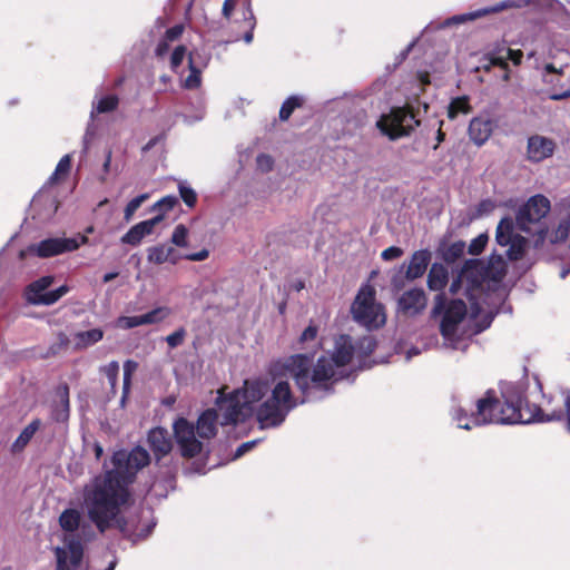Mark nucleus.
<instances>
[{
  "instance_id": "nucleus-21",
  "label": "nucleus",
  "mask_w": 570,
  "mask_h": 570,
  "mask_svg": "<svg viewBox=\"0 0 570 570\" xmlns=\"http://www.w3.org/2000/svg\"><path fill=\"white\" fill-rule=\"evenodd\" d=\"M147 441L157 460L167 455L173 449L170 434L163 428L151 429L148 433Z\"/></svg>"
},
{
  "instance_id": "nucleus-38",
  "label": "nucleus",
  "mask_w": 570,
  "mask_h": 570,
  "mask_svg": "<svg viewBox=\"0 0 570 570\" xmlns=\"http://www.w3.org/2000/svg\"><path fill=\"white\" fill-rule=\"evenodd\" d=\"M149 198L148 194H141L132 198L125 207L124 218L129 222L141 204Z\"/></svg>"
},
{
  "instance_id": "nucleus-37",
  "label": "nucleus",
  "mask_w": 570,
  "mask_h": 570,
  "mask_svg": "<svg viewBox=\"0 0 570 570\" xmlns=\"http://www.w3.org/2000/svg\"><path fill=\"white\" fill-rule=\"evenodd\" d=\"M465 250V243L462 240H458L452 243L445 250H444V258L448 262H454L455 259L460 258Z\"/></svg>"
},
{
  "instance_id": "nucleus-58",
  "label": "nucleus",
  "mask_w": 570,
  "mask_h": 570,
  "mask_svg": "<svg viewBox=\"0 0 570 570\" xmlns=\"http://www.w3.org/2000/svg\"><path fill=\"white\" fill-rule=\"evenodd\" d=\"M161 136H156L154 138H151L144 147H142V151H148L150 150L156 144H158L160 140H161Z\"/></svg>"
},
{
  "instance_id": "nucleus-60",
  "label": "nucleus",
  "mask_w": 570,
  "mask_h": 570,
  "mask_svg": "<svg viewBox=\"0 0 570 570\" xmlns=\"http://www.w3.org/2000/svg\"><path fill=\"white\" fill-rule=\"evenodd\" d=\"M110 164H111V151L109 150V151L107 153V156H106L105 163H104V165H102V168H104V171H105V173H108V171H109Z\"/></svg>"
},
{
  "instance_id": "nucleus-42",
  "label": "nucleus",
  "mask_w": 570,
  "mask_h": 570,
  "mask_svg": "<svg viewBox=\"0 0 570 570\" xmlns=\"http://www.w3.org/2000/svg\"><path fill=\"white\" fill-rule=\"evenodd\" d=\"M187 332L184 327H179L171 334L167 335L165 341L170 348H176L184 343Z\"/></svg>"
},
{
  "instance_id": "nucleus-55",
  "label": "nucleus",
  "mask_w": 570,
  "mask_h": 570,
  "mask_svg": "<svg viewBox=\"0 0 570 570\" xmlns=\"http://www.w3.org/2000/svg\"><path fill=\"white\" fill-rule=\"evenodd\" d=\"M236 7V0H225L223 3L222 13L226 19H229L233 10Z\"/></svg>"
},
{
  "instance_id": "nucleus-12",
  "label": "nucleus",
  "mask_w": 570,
  "mask_h": 570,
  "mask_svg": "<svg viewBox=\"0 0 570 570\" xmlns=\"http://www.w3.org/2000/svg\"><path fill=\"white\" fill-rule=\"evenodd\" d=\"M513 227L514 223L512 218H502L497 227L495 239L499 245L509 247L507 249V255L510 261H519L525 252L528 239L514 234Z\"/></svg>"
},
{
  "instance_id": "nucleus-52",
  "label": "nucleus",
  "mask_w": 570,
  "mask_h": 570,
  "mask_svg": "<svg viewBox=\"0 0 570 570\" xmlns=\"http://www.w3.org/2000/svg\"><path fill=\"white\" fill-rule=\"evenodd\" d=\"M257 442H258L257 440H253V441H248V442H245L242 445H239L234 453V459H238L242 455H244L246 452L252 450L257 444Z\"/></svg>"
},
{
  "instance_id": "nucleus-2",
  "label": "nucleus",
  "mask_w": 570,
  "mask_h": 570,
  "mask_svg": "<svg viewBox=\"0 0 570 570\" xmlns=\"http://www.w3.org/2000/svg\"><path fill=\"white\" fill-rule=\"evenodd\" d=\"M272 380H246L242 389L226 397L217 400V409L203 412L196 424L197 435L202 440H209L217 433L220 424L229 425L245 421L255 413L262 429L281 425L287 414L298 405L292 393L289 382L276 376L269 368Z\"/></svg>"
},
{
  "instance_id": "nucleus-28",
  "label": "nucleus",
  "mask_w": 570,
  "mask_h": 570,
  "mask_svg": "<svg viewBox=\"0 0 570 570\" xmlns=\"http://www.w3.org/2000/svg\"><path fill=\"white\" fill-rule=\"evenodd\" d=\"M41 425L40 420L36 419L31 421L19 434V436L16 439V441L11 445V451L13 453L22 451L27 444L30 442V440L33 438L36 432L39 430Z\"/></svg>"
},
{
  "instance_id": "nucleus-43",
  "label": "nucleus",
  "mask_w": 570,
  "mask_h": 570,
  "mask_svg": "<svg viewBox=\"0 0 570 570\" xmlns=\"http://www.w3.org/2000/svg\"><path fill=\"white\" fill-rule=\"evenodd\" d=\"M178 189H179V195H180L181 199L184 200V203L188 207H193L197 200V195L194 191V189L190 188L189 186H187L186 184H179Z\"/></svg>"
},
{
  "instance_id": "nucleus-39",
  "label": "nucleus",
  "mask_w": 570,
  "mask_h": 570,
  "mask_svg": "<svg viewBox=\"0 0 570 570\" xmlns=\"http://www.w3.org/2000/svg\"><path fill=\"white\" fill-rule=\"evenodd\" d=\"M505 56L495 57L492 59L493 65L505 66V60L513 61L514 65H519L522 60L523 53L520 50L507 49Z\"/></svg>"
},
{
  "instance_id": "nucleus-62",
  "label": "nucleus",
  "mask_w": 570,
  "mask_h": 570,
  "mask_svg": "<svg viewBox=\"0 0 570 570\" xmlns=\"http://www.w3.org/2000/svg\"><path fill=\"white\" fill-rule=\"evenodd\" d=\"M117 276H118L117 272H110V273H107V274L104 275L102 281L105 283H108V282L115 279Z\"/></svg>"
},
{
  "instance_id": "nucleus-61",
  "label": "nucleus",
  "mask_w": 570,
  "mask_h": 570,
  "mask_svg": "<svg viewBox=\"0 0 570 570\" xmlns=\"http://www.w3.org/2000/svg\"><path fill=\"white\" fill-rule=\"evenodd\" d=\"M420 354V350L417 347H411L406 351V360H411L413 356H416Z\"/></svg>"
},
{
  "instance_id": "nucleus-13",
  "label": "nucleus",
  "mask_w": 570,
  "mask_h": 570,
  "mask_svg": "<svg viewBox=\"0 0 570 570\" xmlns=\"http://www.w3.org/2000/svg\"><path fill=\"white\" fill-rule=\"evenodd\" d=\"M550 200L543 195H534L517 213V225L523 232H530V225L539 223L550 212Z\"/></svg>"
},
{
  "instance_id": "nucleus-15",
  "label": "nucleus",
  "mask_w": 570,
  "mask_h": 570,
  "mask_svg": "<svg viewBox=\"0 0 570 570\" xmlns=\"http://www.w3.org/2000/svg\"><path fill=\"white\" fill-rule=\"evenodd\" d=\"M543 81L552 87L551 100L560 101L570 97V75L566 77L562 69H557L552 63L544 68Z\"/></svg>"
},
{
  "instance_id": "nucleus-23",
  "label": "nucleus",
  "mask_w": 570,
  "mask_h": 570,
  "mask_svg": "<svg viewBox=\"0 0 570 570\" xmlns=\"http://www.w3.org/2000/svg\"><path fill=\"white\" fill-rule=\"evenodd\" d=\"M431 258L432 254L429 249L414 252L406 266L405 277L413 281L423 276L428 269Z\"/></svg>"
},
{
  "instance_id": "nucleus-64",
  "label": "nucleus",
  "mask_w": 570,
  "mask_h": 570,
  "mask_svg": "<svg viewBox=\"0 0 570 570\" xmlns=\"http://www.w3.org/2000/svg\"><path fill=\"white\" fill-rule=\"evenodd\" d=\"M104 453V449L102 446L99 444V443H96L95 444V454H96V458L99 460L101 458Z\"/></svg>"
},
{
  "instance_id": "nucleus-44",
  "label": "nucleus",
  "mask_w": 570,
  "mask_h": 570,
  "mask_svg": "<svg viewBox=\"0 0 570 570\" xmlns=\"http://www.w3.org/2000/svg\"><path fill=\"white\" fill-rule=\"evenodd\" d=\"M117 325L124 330H130L142 325L141 315L135 316H120L117 320Z\"/></svg>"
},
{
  "instance_id": "nucleus-4",
  "label": "nucleus",
  "mask_w": 570,
  "mask_h": 570,
  "mask_svg": "<svg viewBox=\"0 0 570 570\" xmlns=\"http://www.w3.org/2000/svg\"><path fill=\"white\" fill-rule=\"evenodd\" d=\"M500 392L503 403L488 391L485 396L476 401V410L468 415L465 409L458 406L452 411V419L459 429L471 430L492 423L514 424L532 422L560 421L567 417L570 432V393L560 392L549 399V403H558L559 407L551 411L524 401V387L520 383L502 382Z\"/></svg>"
},
{
  "instance_id": "nucleus-31",
  "label": "nucleus",
  "mask_w": 570,
  "mask_h": 570,
  "mask_svg": "<svg viewBox=\"0 0 570 570\" xmlns=\"http://www.w3.org/2000/svg\"><path fill=\"white\" fill-rule=\"evenodd\" d=\"M170 314L168 307L160 306L141 315L142 325L157 324L167 318Z\"/></svg>"
},
{
  "instance_id": "nucleus-19",
  "label": "nucleus",
  "mask_w": 570,
  "mask_h": 570,
  "mask_svg": "<svg viewBox=\"0 0 570 570\" xmlns=\"http://www.w3.org/2000/svg\"><path fill=\"white\" fill-rule=\"evenodd\" d=\"M163 220V215L157 214L155 217L134 225L122 237L121 243L137 246L140 242L154 232L156 225Z\"/></svg>"
},
{
  "instance_id": "nucleus-3",
  "label": "nucleus",
  "mask_w": 570,
  "mask_h": 570,
  "mask_svg": "<svg viewBox=\"0 0 570 570\" xmlns=\"http://www.w3.org/2000/svg\"><path fill=\"white\" fill-rule=\"evenodd\" d=\"M375 347L372 336H363L354 343L351 336L340 335L333 350L320 356L314 365L311 356L295 354L274 362L272 372L283 380H294L303 395L298 404L317 401L333 393L334 383L350 376L355 357L368 356Z\"/></svg>"
},
{
  "instance_id": "nucleus-27",
  "label": "nucleus",
  "mask_w": 570,
  "mask_h": 570,
  "mask_svg": "<svg viewBox=\"0 0 570 570\" xmlns=\"http://www.w3.org/2000/svg\"><path fill=\"white\" fill-rule=\"evenodd\" d=\"M199 55L197 52H190L188 57L189 63V76L185 79V87L187 89H195L200 85V72L202 68L206 66L207 59L198 61Z\"/></svg>"
},
{
  "instance_id": "nucleus-29",
  "label": "nucleus",
  "mask_w": 570,
  "mask_h": 570,
  "mask_svg": "<svg viewBox=\"0 0 570 570\" xmlns=\"http://www.w3.org/2000/svg\"><path fill=\"white\" fill-rule=\"evenodd\" d=\"M42 205H48V209L45 214L38 213L39 216L41 217V219L51 218L58 209V203H57L56 198L46 193H40L33 197V199L31 202V209L33 212H37L38 207H40Z\"/></svg>"
},
{
  "instance_id": "nucleus-45",
  "label": "nucleus",
  "mask_w": 570,
  "mask_h": 570,
  "mask_svg": "<svg viewBox=\"0 0 570 570\" xmlns=\"http://www.w3.org/2000/svg\"><path fill=\"white\" fill-rule=\"evenodd\" d=\"M488 243V235L480 234L478 237L472 239V242L469 245V253L471 255H479Z\"/></svg>"
},
{
  "instance_id": "nucleus-40",
  "label": "nucleus",
  "mask_w": 570,
  "mask_h": 570,
  "mask_svg": "<svg viewBox=\"0 0 570 570\" xmlns=\"http://www.w3.org/2000/svg\"><path fill=\"white\" fill-rule=\"evenodd\" d=\"M187 235L188 229L185 225L179 224L175 227L173 235H171V243L178 247H186L187 246Z\"/></svg>"
},
{
  "instance_id": "nucleus-57",
  "label": "nucleus",
  "mask_w": 570,
  "mask_h": 570,
  "mask_svg": "<svg viewBox=\"0 0 570 570\" xmlns=\"http://www.w3.org/2000/svg\"><path fill=\"white\" fill-rule=\"evenodd\" d=\"M462 284H463V278H462V275H458L456 277H454L451 282V285H450V292L452 294H456L459 293V291L461 289L462 287Z\"/></svg>"
},
{
  "instance_id": "nucleus-51",
  "label": "nucleus",
  "mask_w": 570,
  "mask_h": 570,
  "mask_svg": "<svg viewBox=\"0 0 570 570\" xmlns=\"http://www.w3.org/2000/svg\"><path fill=\"white\" fill-rule=\"evenodd\" d=\"M183 31H184V26L176 24V26L169 28L166 31L164 37L173 42V41L177 40L183 35Z\"/></svg>"
},
{
  "instance_id": "nucleus-32",
  "label": "nucleus",
  "mask_w": 570,
  "mask_h": 570,
  "mask_svg": "<svg viewBox=\"0 0 570 570\" xmlns=\"http://www.w3.org/2000/svg\"><path fill=\"white\" fill-rule=\"evenodd\" d=\"M304 99L301 96H291L288 97L279 109V119L285 121L287 120L293 111L301 107Z\"/></svg>"
},
{
  "instance_id": "nucleus-47",
  "label": "nucleus",
  "mask_w": 570,
  "mask_h": 570,
  "mask_svg": "<svg viewBox=\"0 0 570 570\" xmlns=\"http://www.w3.org/2000/svg\"><path fill=\"white\" fill-rule=\"evenodd\" d=\"M118 373H119V364L116 361L110 362L105 367V374H106L111 387H115L117 384Z\"/></svg>"
},
{
  "instance_id": "nucleus-10",
  "label": "nucleus",
  "mask_w": 570,
  "mask_h": 570,
  "mask_svg": "<svg viewBox=\"0 0 570 570\" xmlns=\"http://www.w3.org/2000/svg\"><path fill=\"white\" fill-rule=\"evenodd\" d=\"M53 281V276L46 275L31 282L24 291L26 301L32 305L42 306H50L57 303L70 288L67 285H61L53 291H48Z\"/></svg>"
},
{
  "instance_id": "nucleus-63",
  "label": "nucleus",
  "mask_w": 570,
  "mask_h": 570,
  "mask_svg": "<svg viewBox=\"0 0 570 570\" xmlns=\"http://www.w3.org/2000/svg\"><path fill=\"white\" fill-rule=\"evenodd\" d=\"M417 39H414L407 47L406 49L401 53L402 56V59H405L406 56L409 55V52L412 50V48L415 46Z\"/></svg>"
},
{
  "instance_id": "nucleus-17",
  "label": "nucleus",
  "mask_w": 570,
  "mask_h": 570,
  "mask_svg": "<svg viewBox=\"0 0 570 570\" xmlns=\"http://www.w3.org/2000/svg\"><path fill=\"white\" fill-rule=\"evenodd\" d=\"M119 99L116 95H108L95 99L92 101V109L90 112V122L87 126L85 136H83V145L85 149H88L89 142L96 135V126L94 124V118L96 114H105L115 110L118 106Z\"/></svg>"
},
{
  "instance_id": "nucleus-16",
  "label": "nucleus",
  "mask_w": 570,
  "mask_h": 570,
  "mask_svg": "<svg viewBox=\"0 0 570 570\" xmlns=\"http://www.w3.org/2000/svg\"><path fill=\"white\" fill-rule=\"evenodd\" d=\"M556 146V141L549 137L532 135L527 142V159L531 163H541L553 155Z\"/></svg>"
},
{
  "instance_id": "nucleus-41",
  "label": "nucleus",
  "mask_w": 570,
  "mask_h": 570,
  "mask_svg": "<svg viewBox=\"0 0 570 570\" xmlns=\"http://www.w3.org/2000/svg\"><path fill=\"white\" fill-rule=\"evenodd\" d=\"M177 204V198L175 196H166L155 203L151 207L153 212H158L164 216V212L173 209V207Z\"/></svg>"
},
{
  "instance_id": "nucleus-30",
  "label": "nucleus",
  "mask_w": 570,
  "mask_h": 570,
  "mask_svg": "<svg viewBox=\"0 0 570 570\" xmlns=\"http://www.w3.org/2000/svg\"><path fill=\"white\" fill-rule=\"evenodd\" d=\"M104 337V332L100 328H92L89 331L78 332L75 334V347L77 350H83L87 348L99 341H101Z\"/></svg>"
},
{
  "instance_id": "nucleus-14",
  "label": "nucleus",
  "mask_w": 570,
  "mask_h": 570,
  "mask_svg": "<svg viewBox=\"0 0 570 570\" xmlns=\"http://www.w3.org/2000/svg\"><path fill=\"white\" fill-rule=\"evenodd\" d=\"M174 433L183 456L194 458L202 453V439L198 438L195 425L188 420L184 417L176 420L174 423Z\"/></svg>"
},
{
  "instance_id": "nucleus-56",
  "label": "nucleus",
  "mask_w": 570,
  "mask_h": 570,
  "mask_svg": "<svg viewBox=\"0 0 570 570\" xmlns=\"http://www.w3.org/2000/svg\"><path fill=\"white\" fill-rule=\"evenodd\" d=\"M68 337L65 334L59 335V343L57 345H52L49 348L50 354H56L61 347L67 346Z\"/></svg>"
},
{
  "instance_id": "nucleus-1",
  "label": "nucleus",
  "mask_w": 570,
  "mask_h": 570,
  "mask_svg": "<svg viewBox=\"0 0 570 570\" xmlns=\"http://www.w3.org/2000/svg\"><path fill=\"white\" fill-rule=\"evenodd\" d=\"M149 461L148 451L141 446H136L131 451L119 450L112 455L114 469L96 475L85 484L81 495L82 510L101 533L115 525L134 543L151 533L155 523L139 528L135 520L127 521L119 517L131 500L128 484Z\"/></svg>"
},
{
  "instance_id": "nucleus-36",
  "label": "nucleus",
  "mask_w": 570,
  "mask_h": 570,
  "mask_svg": "<svg viewBox=\"0 0 570 570\" xmlns=\"http://www.w3.org/2000/svg\"><path fill=\"white\" fill-rule=\"evenodd\" d=\"M244 20H245V23H246L248 30L245 32L243 39H244V41L246 43H250L253 41V38H254L253 31H254L255 26H256V20H255V17H254V13H253V10H252L249 3H247L246 7H245Z\"/></svg>"
},
{
  "instance_id": "nucleus-48",
  "label": "nucleus",
  "mask_w": 570,
  "mask_h": 570,
  "mask_svg": "<svg viewBox=\"0 0 570 570\" xmlns=\"http://www.w3.org/2000/svg\"><path fill=\"white\" fill-rule=\"evenodd\" d=\"M256 164L259 170L267 173L272 170L274 160L269 155L261 154L256 158Z\"/></svg>"
},
{
  "instance_id": "nucleus-11",
  "label": "nucleus",
  "mask_w": 570,
  "mask_h": 570,
  "mask_svg": "<svg viewBox=\"0 0 570 570\" xmlns=\"http://www.w3.org/2000/svg\"><path fill=\"white\" fill-rule=\"evenodd\" d=\"M66 547H57L55 554L57 559L56 570H94L83 563V546L80 540L66 538ZM116 561H111L105 570H115Z\"/></svg>"
},
{
  "instance_id": "nucleus-35",
  "label": "nucleus",
  "mask_w": 570,
  "mask_h": 570,
  "mask_svg": "<svg viewBox=\"0 0 570 570\" xmlns=\"http://www.w3.org/2000/svg\"><path fill=\"white\" fill-rule=\"evenodd\" d=\"M137 363L134 361H126L124 364V383H122V396H121V404L125 403V400L129 393L130 389V382H131V374L136 370Z\"/></svg>"
},
{
  "instance_id": "nucleus-20",
  "label": "nucleus",
  "mask_w": 570,
  "mask_h": 570,
  "mask_svg": "<svg viewBox=\"0 0 570 570\" xmlns=\"http://www.w3.org/2000/svg\"><path fill=\"white\" fill-rule=\"evenodd\" d=\"M494 124L489 117H474L469 125L468 132L470 139L478 147L483 146L493 132Z\"/></svg>"
},
{
  "instance_id": "nucleus-22",
  "label": "nucleus",
  "mask_w": 570,
  "mask_h": 570,
  "mask_svg": "<svg viewBox=\"0 0 570 570\" xmlns=\"http://www.w3.org/2000/svg\"><path fill=\"white\" fill-rule=\"evenodd\" d=\"M70 413L69 387L61 384L56 389V400L51 404V417L56 422L68 421Z\"/></svg>"
},
{
  "instance_id": "nucleus-59",
  "label": "nucleus",
  "mask_w": 570,
  "mask_h": 570,
  "mask_svg": "<svg viewBox=\"0 0 570 570\" xmlns=\"http://www.w3.org/2000/svg\"><path fill=\"white\" fill-rule=\"evenodd\" d=\"M442 124H443V121H440V128H439V130L436 132V141H438V144L433 147L434 149H436L439 147V144H441L444 140V138H445L444 132L441 130Z\"/></svg>"
},
{
  "instance_id": "nucleus-8",
  "label": "nucleus",
  "mask_w": 570,
  "mask_h": 570,
  "mask_svg": "<svg viewBox=\"0 0 570 570\" xmlns=\"http://www.w3.org/2000/svg\"><path fill=\"white\" fill-rule=\"evenodd\" d=\"M88 242L87 236L78 237H53L43 239L37 244H31L27 248L19 252V258L24 259L27 256H37L40 258H48L63 253L73 252L80 245Z\"/></svg>"
},
{
  "instance_id": "nucleus-24",
  "label": "nucleus",
  "mask_w": 570,
  "mask_h": 570,
  "mask_svg": "<svg viewBox=\"0 0 570 570\" xmlns=\"http://www.w3.org/2000/svg\"><path fill=\"white\" fill-rule=\"evenodd\" d=\"M147 259L149 263L156 265H160L166 262L176 264L180 259V256L173 247L160 244L147 249Z\"/></svg>"
},
{
  "instance_id": "nucleus-26",
  "label": "nucleus",
  "mask_w": 570,
  "mask_h": 570,
  "mask_svg": "<svg viewBox=\"0 0 570 570\" xmlns=\"http://www.w3.org/2000/svg\"><path fill=\"white\" fill-rule=\"evenodd\" d=\"M448 281V268L441 263H433L428 275L429 288L431 291L441 292L446 286Z\"/></svg>"
},
{
  "instance_id": "nucleus-46",
  "label": "nucleus",
  "mask_w": 570,
  "mask_h": 570,
  "mask_svg": "<svg viewBox=\"0 0 570 570\" xmlns=\"http://www.w3.org/2000/svg\"><path fill=\"white\" fill-rule=\"evenodd\" d=\"M186 56V47L177 46L170 56V67L173 70H177Z\"/></svg>"
},
{
  "instance_id": "nucleus-34",
  "label": "nucleus",
  "mask_w": 570,
  "mask_h": 570,
  "mask_svg": "<svg viewBox=\"0 0 570 570\" xmlns=\"http://www.w3.org/2000/svg\"><path fill=\"white\" fill-rule=\"evenodd\" d=\"M71 167V157L70 155H65L58 163L55 171L48 179V184H56L61 175H67Z\"/></svg>"
},
{
  "instance_id": "nucleus-18",
  "label": "nucleus",
  "mask_w": 570,
  "mask_h": 570,
  "mask_svg": "<svg viewBox=\"0 0 570 570\" xmlns=\"http://www.w3.org/2000/svg\"><path fill=\"white\" fill-rule=\"evenodd\" d=\"M426 296L422 288L405 291L397 299V309L407 316L420 314L426 306Z\"/></svg>"
},
{
  "instance_id": "nucleus-49",
  "label": "nucleus",
  "mask_w": 570,
  "mask_h": 570,
  "mask_svg": "<svg viewBox=\"0 0 570 570\" xmlns=\"http://www.w3.org/2000/svg\"><path fill=\"white\" fill-rule=\"evenodd\" d=\"M403 255V249L397 246H391L384 249L381 254L382 259L384 261H393Z\"/></svg>"
},
{
  "instance_id": "nucleus-33",
  "label": "nucleus",
  "mask_w": 570,
  "mask_h": 570,
  "mask_svg": "<svg viewBox=\"0 0 570 570\" xmlns=\"http://www.w3.org/2000/svg\"><path fill=\"white\" fill-rule=\"evenodd\" d=\"M470 104L466 97H459L451 101L448 110V116L450 119H454L459 114H469L470 112Z\"/></svg>"
},
{
  "instance_id": "nucleus-50",
  "label": "nucleus",
  "mask_w": 570,
  "mask_h": 570,
  "mask_svg": "<svg viewBox=\"0 0 570 570\" xmlns=\"http://www.w3.org/2000/svg\"><path fill=\"white\" fill-rule=\"evenodd\" d=\"M317 336V327L313 324H309L301 334L299 342L302 344L314 341Z\"/></svg>"
},
{
  "instance_id": "nucleus-54",
  "label": "nucleus",
  "mask_w": 570,
  "mask_h": 570,
  "mask_svg": "<svg viewBox=\"0 0 570 570\" xmlns=\"http://www.w3.org/2000/svg\"><path fill=\"white\" fill-rule=\"evenodd\" d=\"M209 255V252L207 249H202L197 253L188 254L185 256L186 259L191 262H202L205 261Z\"/></svg>"
},
{
  "instance_id": "nucleus-25",
  "label": "nucleus",
  "mask_w": 570,
  "mask_h": 570,
  "mask_svg": "<svg viewBox=\"0 0 570 570\" xmlns=\"http://www.w3.org/2000/svg\"><path fill=\"white\" fill-rule=\"evenodd\" d=\"M81 514L76 509H66L59 517V524L61 529L67 532L65 538H75L79 540L75 535V531L78 530L80 525ZM65 546H67L66 539H63Z\"/></svg>"
},
{
  "instance_id": "nucleus-7",
  "label": "nucleus",
  "mask_w": 570,
  "mask_h": 570,
  "mask_svg": "<svg viewBox=\"0 0 570 570\" xmlns=\"http://www.w3.org/2000/svg\"><path fill=\"white\" fill-rule=\"evenodd\" d=\"M420 126V120L406 107H394L376 121V128L390 140L409 137Z\"/></svg>"
},
{
  "instance_id": "nucleus-5",
  "label": "nucleus",
  "mask_w": 570,
  "mask_h": 570,
  "mask_svg": "<svg viewBox=\"0 0 570 570\" xmlns=\"http://www.w3.org/2000/svg\"><path fill=\"white\" fill-rule=\"evenodd\" d=\"M476 293L481 295L479 288L465 291L470 311L461 298L446 303L444 293L435 296L432 316L440 317V332L446 347L464 351L468 347L466 340L490 327L494 315L481 307Z\"/></svg>"
},
{
  "instance_id": "nucleus-9",
  "label": "nucleus",
  "mask_w": 570,
  "mask_h": 570,
  "mask_svg": "<svg viewBox=\"0 0 570 570\" xmlns=\"http://www.w3.org/2000/svg\"><path fill=\"white\" fill-rule=\"evenodd\" d=\"M532 2H534V0H503V1L498 2L494 6L481 8V9H478V10H474L471 12H466V13L452 16V17L443 20L440 23L432 22L426 27V29L438 30V29L463 24V23L473 21L475 19L482 18V17L491 14V13L501 12L503 10H508V9H512V8H522ZM542 2L546 6H551L553 0H542Z\"/></svg>"
},
{
  "instance_id": "nucleus-6",
  "label": "nucleus",
  "mask_w": 570,
  "mask_h": 570,
  "mask_svg": "<svg viewBox=\"0 0 570 570\" xmlns=\"http://www.w3.org/2000/svg\"><path fill=\"white\" fill-rule=\"evenodd\" d=\"M375 296V288L370 284H364L351 306L353 320L368 330L379 328L386 322L384 307Z\"/></svg>"
},
{
  "instance_id": "nucleus-53",
  "label": "nucleus",
  "mask_w": 570,
  "mask_h": 570,
  "mask_svg": "<svg viewBox=\"0 0 570 570\" xmlns=\"http://www.w3.org/2000/svg\"><path fill=\"white\" fill-rule=\"evenodd\" d=\"M171 41H169L168 39H166L165 37L158 42L156 49H155V53L157 57L161 58L164 57L168 50H169V43Z\"/></svg>"
}]
</instances>
